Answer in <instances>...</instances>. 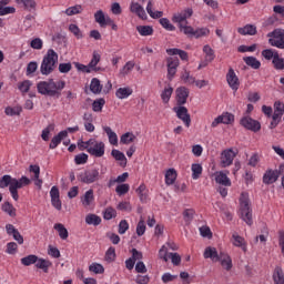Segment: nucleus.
<instances>
[{
  "label": "nucleus",
  "instance_id": "61",
  "mask_svg": "<svg viewBox=\"0 0 284 284\" xmlns=\"http://www.w3.org/2000/svg\"><path fill=\"white\" fill-rule=\"evenodd\" d=\"M179 30L183 32V34H186V37H194L195 29L192 28V26L180 24Z\"/></svg>",
  "mask_w": 284,
  "mask_h": 284
},
{
  "label": "nucleus",
  "instance_id": "12",
  "mask_svg": "<svg viewBox=\"0 0 284 284\" xmlns=\"http://www.w3.org/2000/svg\"><path fill=\"white\" fill-rule=\"evenodd\" d=\"M234 159H236V152L232 149H226L222 151L220 158V165L221 168H230L232 163H234Z\"/></svg>",
  "mask_w": 284,
  "mask_h": 284
},
{
  "label": "nucleus",
  "instance_id": "63",
  "mask_svg": "<svg viewBox=\"0 0 284 284\" xmlns=\"http://www.w3.org/2000/svg\"><path fill=\"white\" fill-rule=\"evenodd\" d=\"M69 31L73 34L77 39H83V32L77 24H69Z\"/></svg>",
  "mask_w": 284,
  "mask_h": 284
},
{
  "label": "nucleus",
  "instance_id": "54",
  "mask_svg": "<svg viewBox=\"0 0 284 284\" xmlns=\"http://www.w3.org/2000/svg\"><path fill=\"white\" fill-rule=\"evenodd\" d=\"M172 92H174V89L172 87H166L162 93H161V99L163 103H170V99H172Z\"/></svg>",
  "mask_w": 284,
  "mask_h": 284
},
{
  "label": "nucleus",
  "instance_id": "10",
  "mask_svg": "<svg viewBox=\"0 0 284 284\" xmlns=\"http://www.w3.org/2000/svg\"><path fill=\"white\" fill-rule=\"evenodd\" d=\"M240 124L245 130H250L251 132H260L261 131V122L252 119L250 115H244L240 120Z\"/></svg>",
  "mask_w": 284,
  "mask_h": 284
},
{
  "label": "nucleus",
  "instance_id": "17",
  "mask_svg": "<svg viewBox=\"0 0 284 284\" xmlns=\"http://www.w3.org/2000/svg\"><path fill=\"white\" fill-rule=\"evenodd\" d=\"M180 65L179 58L171 57L166 59V67H168V80L172 81L174 79V74H176V70Z\"/></svg>",
  "mask_w": 284,
  "mask_h": 284
},
{
  "label": "nucleus",
  "instance_id": "21",
  "mask_svg": "<svg viewBox=\"0 0 284 284\" xmlns=\"http://www.w3.org/2000/svg\"><path fill=\"white\" fill-rule=\"evenodd\" d=\"M204 258H210L213 263H219V258L221 257V253L216 250V247L207 246L203 253Z\"/></svg>",
  "mask_w": 284,
  "mask_h": 284
},
{
  "label": "nucleus",
  "instance_id": "16",
  "mask_svg": "<svg viewBox=\"0 0 284 284\" xmlns=\"http://www.w3.org/2000/svg\"><path fill=\"white\" fill-rule=\"evenodd\" d=\"M223 123L224 125H230L231 123H234V114L225 112L219 115L213 120L211 123V128H219Z\"/></svg>",
  "mask_w": 284,
  "mask_h": 284
},
{
  "label": "nucleus",
  "instance_id": "31",
  "mask_svg": "<svg viewBox=\"0 0 284 284\" xmlns=\"http://www.w3.org/2000/svg\"><path fill=\"white\" fill-rule=\"evenodd\" d=\"M90 90L92 94H101V92H103V84H101V80H99V78H93L91 80Z\"/></svg>",
  "mask_w": 284,
  "mask_h": 284
},
{
  "label": "nucleus",
  "instance_id": "11",
  "mask_svg": "<svg viewBox=\"0 0 284 284\" xmlns=\"http://www.w3.org/2000/svg\"><path fill=\"white\" fill-rule=\"evenodd\" d=\"M173 112H175L178 119L184 123L185 128H190V125H192V118L190 116V112L187 111V108L183 106V104L174 106Z\"/></svg>",
  "mask_w": 284,
  "mask_h": 284
},
{
  "label": "nucleus",
  "instance_id": "4",
  "mask_svg": "<svg viewBox=\"0 0 284 284\" xmlns=\"http://www.w3.org/2000/svg\"><path fill=\"white\" fill-rule=\"evenodd\" d=\"M240 216L242 221H245L246 225H252V209L250 207V194L242 193L240 196Z\"/></svg>",
  "mask_w": 284,
  "mask_h": 284
},
{
  "label": "nucleus",
  "instance_id": "35",
  "mask_svg": "<svg viewBox=\"0 0 284 284\" xmlns=\"http://www.w3.org/2000/svg\"><path fill=\"white\" fill-rule=\"evenodd\" d=\"M153 8H154V2L150 0L146 4V12L149 17H151V19H161V17H163V11H154Z\"/></svg>",
  "mask_w": 284,
  "mask_h": 284
},
{
  "label": "nucleus",
  "instance_id": "13",
  "mask_svg": "<svg viewBox=\"0 0 284 284\" xmlns=\"http://www.w3.org/2000/svg\"><path fill=\"white\" fill-rule=\"evenodd\" d=\"M203 53L205 54L204 60H202L197 67V70H203V68H207L210 63L213 62L215 59L214 49L210 47V44H206L203 47Z\"/></svg>",
  "mask_w": 284,
  "mask_h": 284
},
{
  "label": "nucleus",
  "instance_id": "22",
  "mask_svg": "<svg viewBox=\"0 0 284 284\" xmlns=\"http://www.w3.org/2000/svg\"><path fill=\"white\" fill-rule=\"evenodd\" d=\"M219 262L223 270H226V272H230V270L233 267L232 257L225 252H220Z\"/></svg>",
  "mask_w": 284,
  "mask_h": 284
},
{
  "label": "nucleus",
  "instance_id": "50",
  "mask_svg": "<svg viewBox=\"0 0 284 284\" xmlns=\"http://www.w3.org/2000/svg\"><path fill=\"white\" fill-rule=\"evenodd\" d=\"M30 88H32V81L30 80H24L18 83V90L21 94H28V92H30Z\"/></svg>",
  "mask_w": 284,
  "mask_h": 284
},
{
  "label": "nucleus",
  "instance_id": "2",
  "mask_svg": "<svg viewBox=\"0 0 284 284\" xmlns=\"http://www.w3.org/2000/svg\"><path fill=\"white\" fill-rule=\"evenodd\" d=\"M78 148L81 152L85 150L88 154L95 159H101V156L105 155V143L94 138H91L88 141L78 140Z\"/></svg>",
  "mask_w": 284,
  "mask_h": 284
},
{
  "label": "nucleus",
  "instance_id": "48",
  "mask_svg": "<svg viewBox=\"0 0 284 284\" xmlns=\"http://www.w3.org/2000/svg\"><path fill=\"white\" fill-rule=\"evenodd\" d=\"M166 52L171 57H175L176 54H179L180 59H182V61H187V59H189L187 52H185L184 50H181V49H168Z\"/></svg>",
  "mask_w": 284,
  "mask_h": 284
},
{
  "label": "nucleus",
  "instance_id": "49",
  "mask_svg": "<svg viewBox=\"0 0 284 284\" xmlns=\"http://www.w3.org/2000/svg\"><path fill=\"white\" fill-rule=\"evenodd\" d=\"M174 181H176V170L169 169L165 173V183L166 185H174Z\"/></svg>",
  "mask_w": 284,
  "mask_h": 284
},
{
  "label": "nucleus",
  "instance_id": "42",
  "mask_svg": "<svg viewBox=\"0 0 284 284\" xmlns=\"http://www.w3.org/2000/svg\"><path fill=\"white\" fill-rule=\"evenodd\" d=\"M192 171V179L196 181L197 179H201V175L203 174V165L199 163H194L191 165Z\"/></svg>",
  "mask_w": 284,
  "mask_h": 284
},
{
  "label": "nucleus",
  "instance_id": "6",
  "mask_svg": "<svg viewBox=\"0 0 284 284\" xmlns=\"http://www.w3.org/2000/svg\"><path fill=\"white\" fill-rule=\"evenodd\" d=\"M32 183V180H30L28 176H21L19 180L13 178V186H11V196L13 201H19V190L21 187H26Z\"/></svg>",
  "mask_w": 284,
  "mask_h": 284
},
{
  "label": "nucleus",
  "instance_id": "47",
  "mask_svg": "<svg viewBox=\"0 0 284 284\" xmlns=\"http://www.w3.org/2000/svg\"><path fill=\"white\" fill-rule=\"evenodd\" d=\"M233 245H235V247H242L243 252L247 251V246L245 245V239L236 233L233 234Z\"/></svg>",
  "mask_w": 284,
  "mask_h": 284
},
{
  "label": "nucleus",
  "instance_id": "1",
  "mask_svg": "<svg viewBox=\"0 0 284 284\" xmlns=\"http://www.w3.org/2000/svg\"><path fill=\"white\" fill-rule=\"evenodd\" d=\"M63 88H65V82L63 80L54 81V79H49L37 83V90L39 94H42L43 97L60 98Z\"/></svg>",
  "mask_w": 284,
  "mask_h": 284
},
{
  "label": "nucleus",
  "instance_id": "40",
  "mask_svg": "<svg viewBox=\"0 0 284 284\" xmlns=\"http://www.w3.org/2000/svg\"><path fill=\"white\" fill-rule=\"evenodd\" d=\"M134 141H136V135L132 132H126L120 138V143H122V145H130V143H134Z\"/></svg>",
  "mask_w": 284,
  "mask_h": 284
},
{
  "label": "nucleus",
  "instance_id": "15",
  "mask_svg": "<svg viewBox=\"0 0 284 284\" xmlns=\"http://www.w3.org/2000/svg\"><path fill=\"white\" fill-rule=\"evenodd\" d=\"M226 82L229 83V88L233 90V92H237L239 88H241V81L239 80V75L234 69L230 68L226 73Z\"/></svg>",
  "mask_w": 284,
  "mask_h": 284
},
{
  "label": "nucleus",
  "instance_id": "59",
  "mask_svg": "<svg viewBox=\"0 0 284 284\" xmlns=\"http://www.w3.org/2000/svg\"><path fill=\"white\" fill-rule=\"evenodd\" d=\"M193 37L195 39H201L202 37H210V30L205 27L197 28L195 29Z\"/></svg>",
  "mask_w": 284,
  "mask_h": 284
},
{
  "label": "nucleus",
  "instance_id": "36",
  "mask_svg": "<svg viewBox=\"0 0 284 284\" xmlns=\"http://www.w3.org/2000/svg\"><path fill=\"white\" fill-rule=\"evenodd\" d=\"M132 89L130 87L119 88L115 91L116 99H128L129 97H132Z\"/></svg>",
  "mask_w": 284,
  "mask_h": 284
},
{
  "label": "nucleus",
  "instance_id": "3",
  "mask_svg": "<svg viewBox=\"0 0 284 284\" xmlns=\"http://www.w3.org/2000/svg\"><path fill=\"white\" fill-rule=\"evenodd\" d=\"M57 63H59V54L54 49H49L40 65L41 74H43V77H50V74L54 72Z\"/></svg>",
  "mask_w": 284,
  "mask_h": 284
},
{
  "label": "nucleus",
  "instance_id": "32",
  "mask_svg": "<svg viewBox=\"0 0 284 284\" xmlns=\"http://www.w3.org/2000/svg\"><path fill=\"white\" fill-rule=\"evenodd\" d=\"M14 184V178L11 175H3L0 179V190H6V187H9V192H11V187Z\"/></svg>",
  "mask_w": 284,
  "mask_h": 284
},
{
  "label": "nucleus",
  "instance_id": "25",
  "mask_svg": "<svg viewBox=\"0 0 284 284\" xmlns=\"http://www.w3.org/2000/svg\"><path fill=\"white\" fill-rule=\"evenodd\" d=\"M81 204L83 207H90L91 205H94V191L92 189L87 191L81 197Z\"/></svg>",
  "mask_w": 284,
  "mask_h": 284
},
{
  "label": "nucleus",
  "instance_id": "20",
  "mask_svg": "<svg viewBox=\"0 0 284 284\" xmlns=\"http://www.w3.org/2000/svg\"><path fill=\"white\" fill-rule=\"evenodd\" d=\"M130 11L133 14H136V17H139V19H142L144 21H145V19H148V13H145V9L139 2H131Z\"/></svg>",
  "mask_w": 284,
  "mask_h": 284
},
{
  "label": "nucleus",
  "instance_id": "19",
  "mask_svg": "<svg viewBox=\"0 0 284 284\" xmlns=\"http://www.w3.org/2000/svg\"><path fill=\"white\" fill-rule=\"evenodd\" d=\"M178 105H185L187 103V97H190V90L185 87H180L175 91Z\"/></svg>",
  "mask_w": 284,
  "mask_h": 284
},
{
  "label": "nucleus",
  "instance_id": "14",
  "mask_svg": "<svg viewBox=\"0 0 284 284\" xmlns=\"http://www.w3.org/2000/svg\"><path fill=\"white\" fill-rule=\"evenodd\" d=\"M284 165L280 166L278 170H268L263 175V183L265 185H272V183H276L278 181V176H281V172H283Z\"/></svg>",
  "mask_w": 284,
  "mask_h": 284
},
{
  "label": "nucleus",
  "instance_id": "30",
  "mask_svg": "<svg viewBox=\"0 0 284 284\" xmlns=\"http://www.w3.org/2000/svg\"><path fill=\"white\" fill-rule=\"evenodd\" d=\"M283 114H284V103H282L281 101H276L274 103V113L272 115L273 121L283 119Z\"/></svg>",
  "mask_w": 284,
  "mask_h": 284
},
{
  "label": "nucleus",
  "instance_id": "34",
  "mask_svg": "<svg viewBox=\"0 0 284 284\" xmlns=\"http://www.w3.org/2000/svg\"><path fill=\"white\" fill-rule=\"evenodd\" d=\"M19 6H23L28 12H34L37 10V1L34 0H16Z\"/></svg>",
  "mask_w": 284,
  "mask_h": 284
},
{
  "label": "nucleus",
  "instance_id": "5",
  "mask_svg": "<svg viewBox=\"0 0 284 284\" xmlns=\"http://www.w3.org/2000/svg\"><path fill=\"white\" fill-rule=\"evenodd\" d=\"M268 43L273 48H278L280 50H284V30L275 29L274 31L267 33Z\"/></svg>",
  "mask_w": 284,
  "mask_h": 284
},
{
  "label": "nucleus",
  "instance_id": "46",
  "mask_svg": "<svg viewBox=\"0 0 284 284\" xmlns=\"http://www.w3.org/2000/svg\"><path fill=\"white\" fill-rule=\"evenodd\" d=\"M81 12H83V6H81V4H75L73 7H69L64 11L67 17H74V14H81Z\"/></svg>",
  "mask_w": 284,
  "mask_h": 284
},
{
  "label": "nucleus",
  "instance_id": "29",
  "mask_svg": "<svg viewBox=\"0 0 284 284\" xmlns=\"http://www.w3.org/2000/svg\"><path fill=\"white\" fill-rule=\"evenodd\" d=\"M111 155L113 156V159H115V161L120 162L121 168H125V165H128V158H125V154L116 149H113L111 151Z\"/></svg>",
  "mask_w": 284,
  "mask_h": 284
},
{
  "label": "nucleus",
  "instance_id": "8",
  "mask_svg": "<svg viewBox=\"0 0 284 284\" xmlns=\"http://www.w3.org/2000/svg\"><path fill=\"white\" fill-rule=\"evenodd\" d=\"M99 176H100L99 170L91 169L80 173L79 179L81 183H85L87 185H90L92 183H97V181H99Z\"/></svg>",
  "mask_w": 284,
  "mask_h": 284
},
{
  "label": "nucleus",
  "instance_id": "43",
  "mask_svg": "<svg viewBox=\"0 0 284 284\" xmlns=\"http://www.w3.org/2000/svg\"><path fill=\"white\" fill-rule=\"evenodd\" d=\"M135 192L139 195L141 203H148V187H145V184H141Z\"/></svg>",
  "mask_w": 284,
  "mask_h": 284
},
{
  "label": "nucleus",
  "instance_id": "23",
  "mask_svg": "<svg viewBox=\"0 0 284 284\" xmlns=\"http://www.w3.org/2000/svg\"><path fill=\"white\" fill-rule=\"evenodd\" d=\"M63 139H68V131H60L55 136L51 139L49 144L50 150H57V148L61 145V141H63Z\"/></svg>",
  "mask_w": 284,
  "mask_h": 284
},
{
  "label": "nucleus",
  "instance_id": "44",
  "mask_svg": "<svg viewBox=\"0 0 284 284\" xmlns=\"http://www.w3.org/2000/svg\"><path fill=\"white\" fill-rule=\"evenodd\" d=\"M134 61H128L123 68L120 69V77H128V74H130L132 72V70H134Z\"/></svg>",
  "mask_w": 284,
  "mask_h": 284
},
{
  "label": "nucleus",
  "instance_id": "38",
  "mask_svg": "<svg viewBox=\"0 0 284 284\" xmlns=\"http://www.w3.org/2000/svg\"><path fill=\"white\" fill-rule=\"evenodd\" d=\"M244 63L248 65V68H252L253 70H258L261 68V61L256 59L255 57H245L243 58Z\"/></svg>",
  "mask_w": 284,
  "mask_h": 284
},
{
  "label": "nucleus",
  "instance_id": "57",
  "mask_svg": "<svg viewBox=\"0 0 284 284\" xmlns=\"http://www.w3.org/2000/svg\"><path fill=\"white\" fill-rule=\"evenodd\" d=\"M39 256L37 255H28L26 257L21 258V263L26 266V267H30V265H34L37 264V258Z\"/></svg>",
  "mask_w": 284,
  "mask_h": 284
},
{
  "label": "nucleus",
  "instance_id": "60",
  "mask_svg": "<svg viewBox=\"0 0 284 284\" xmlns=\"http://www.w3.org/2000/svg\"><path fill=\"white\" fill-rule=\"evenodd\" d=\"M272 63L275 68V70H284V59L281 58V55L275 54L274 59L272 60Z\"/></svg>",
  "mask_w": 284,
  "mask_h": 284
},
{
  "label": "nucleus",
  "instance_id": "7",
  "mask_svg": "<svg viewBox=\"0 0 284 284\" xmlns=\"http://www.w3.org/2000/svg\"><path fill=\"white\" fill-rule=\"evenodd\" d=\"M194 10L192 8H185L182 11L175 12L172 17L173 23H178V28L187 24V19L192 18Z\"/></svg>",
  "mask_w": 284,
  "mask_h": 284
},
{
  "label": "nucleus",
  "instance_id": "39",
  "mask_svg": "<svg viewBox=\"0 0 284 284\" xmlns=\"http://www.w3.org/2000/svg\"><path fill=\"white\" fill-rule=\"evenodd\" d=\"M100 61H101V54L97 51H93L92 59L89 62V67L93 72H99V68H97V65H99Z\"/></svg>",
  "mask_w": 284,
  "mask_h": 284
},
{
  "label": "nucleus",
  "instance_id": "56",
  "mask_svg": "<svg viewBox=\"0 0 284 284\" xmlns=\"http://www.w3.org/2000/svg\"><path fill=\"white\" fill-rule=\"evenodd\" d=\"M89 272H92L93 274H103L105 272V267H103L101 264L94 262L90 264Z\"/></svg>",
  "mask_w": 284,
  "mask_h": 284
},
{
  "label": "nucleus",
  "instance_id": "64",
  "mask_svg": "<svg viewBox=\"0 0 284 284\" xmlns=\"http://www.w3.org/2000/svg\"><path fill=\"white\" fill-rule=\"evenodd\" d=\"M181 79L183 80L184 83H189V85H193L195 82V77L190 74V71H184L181 75Z\"/></svg>",
  "mask_w": 284,
  "mask_h": 284
},
{
  "label": "nucleus",
  "instance_id": "28",
  "mask_svg": "<svg viewBox=\"0 0 284 284\" xmlns=\"http://www.w3.org/2000/svg\"><path fill=\"white\" fill-rule=\"evenodd\" d=\"M272 278L274 284H284V272L282 266H275V268L273 270Z\"/></svg>",
  "mask_w": 284,
  "mask_h": 284
},
{
  "label": "nucleus",
  "instance_id": "18",
  "mask_svg": "<svg viewBox=\"0 0 284 284\" xmlns=\"http://www.w3.org/2000/svg\"><path fill=\"white\" fill-rule=\"evenodd\" d=\"M51 205L58 211H61L63 204L61 203V197L59 193V187L52 186L50 190Z\"/></svg>",
  "mask_w": 284,
  "mask_h": 284
},
{
  "label": "nucleus",
  "instance_id": "26",
  "mask_svg": "<svg viewBox=\"0 0 284 284\" xmlns=\"http://www.w3.org/2000/svg\"><path fill=\"white\" fill-rule=\"evenodd\" d=\"M108 19H110V16H106L103 10H98L94 13L95 23H99L100 28H105V26H108Z\"/></svg>",
  "mask_w": 284,
  "mask_h": 284
},
{
  "label": "nucleus",
  "instance_id": "41",
  "mask_svg": "<svg viewBox=\"0 0 284 284\" xmlns=\"http://www.w3.org/2000/svg\"><path fill=\"white\" fill-rule=\"evenodd\" d=\"M53 229L58 231V234L62 241H67L68 236H70L68 229H65V226L61 223L54 224Z\"/></svg>",
  "mask_w": 284,
  "mask_h": 284
},
{
  "label": "nucleus",
  "instance_id": "37",
  "mask_svg": "<svg viewBox=\"0 0 284 284\" xmlns=\"http://www.w3.org/2000/svg\"><path fill=\"white\" fill-rule=\"evenodd\" d=\"M36 267H38V270H42L47 274L48 270L52 267V262L37 257Z\"/></svg>",
  "mask_w": 284,
  "mask_h": 284
},
{
  "label": "nucleus",
  "instance_id": "9",
  "mask_svg": "<svg viewBox=\"0 0 284 284\" xmlns=\"http://www.w3.org/2000/svg\"><path fill=\"white\" fill-rule=\"evenodd\" d=\"M159 257L165 263L171 260L174 265H181V255L179 253H168V247L163 245L159 251Z\"/></svg>",
  "mask_w": 284,
  "mask_h": 284
},
{
  "label": "nucleus",
  "instance_id": "27",
  "mask_svg": "<svg viewBox=\"0 0 284 284\" xmlns=\"http://www.w3.org/2000/svg\"><path fill=\"white\" fill-rule=\"evenodd\" d=\"M102 130L105 132L110 145H119V135H116V132L112 131V128L103 126Z\"/></svg>",
  "mask_w": 284,
  "mask_h": 284
},
{
  "label": "nucleus",
  "instance_id": "52",
  "mask_svg": "<svg viewBox=\"0 0 284 284\" xmlns=\"http://www.w3.org/2000/svg\"><path fill=\"white\" fill-rule=\"evenodd\" d=\"M104 221H112V219H116V210L112 206H108L103 212Z\"/></svg>",
  "mask_w": 284,
  "mask_h": 284
},
{
  "label": "nucleus",
  "instance_id": "62",
  "mask_svg": "<svg viewBox=\"0 0 284 284\" xmlns=\"http://www.w3.org/2000/svg\"><path fill=\"white\" fill-rule=\"evenodd\" d=\"M2 210L9 214V216H17V209H14V206L10 203V202H6L2 205Z\"/></svg>",
  "mask_w": 284,
  "mask_h": 284
},
{
  "label": "nucleus",
  "instance_id": "45",
  "mask_svg": "<svg viewBox=\"0 0 284 284\" xmlns=\"http://www.w3.org/2000/svg\"><path fill=\"white\" fill-rule=\"evenodd\" d=\"M85 223L87 225H101V216L90 213L85 216Z\"/></svg>",
  "mask_w": 284,
  "mask_h": 284
},
{
  "label": "nucleus",
  "instance_id": "51",
  "mask_svg": "<svg viewBox=\"0 0 284 284\" xmlns=\"http://www.w3.org/2000/svg\"><path fill=\"white\" fill-rule=\"evenodd\" d=\"M136 30L141 37H151V34L154 32V29H152L150 26H138Z\"/></svg>",
  "mask_w": 284,
  "mask_h": 284
},
{
  "label": "nucleus",
  "instance_id": "55",
  "mask_svg": "<svg viewBox=\"0 0 284 284\" xmlns=\"http://www.w3.org/2000/svg\"><path fill=\"white\" fill-rule=\"evenodd\" d=\"M160 24L162 28H164V30H168V32H174V30H176V27H174V24H172L168 18H161Z\"/></svg>",
  "mask_w": 284,
  "mask_h": 284
},
{
  "label": "nucleus",
  "instance_id": "33",
  "mask_svg": "<svg viewBox=\"0 0 284 284\" xmlns=\"http://www.w3.org/2000/svg\"><path fill=\"white\" fill-rule=\"evenodd\" d=\"M239 34H242L243 37L245 36H250V37H254V34H256V26L253 24H246L242 28L237 29Z\"/></svg>",
  "mask_w": 284,
  "mask_h": 284
},
{
  "label": "nucleus",
  "instance_id": "53",
  "mask_svg": "<svg viewBox=\"0 0 284 284\" xmlns=\"http://www.w3.org/2000/svg\"><path fill=\"white\" fill-rule=\"evenodd\" d=\"M104 105H105V99L99 98L93 101L92 110H93V112H102Z\"/></svg>",
  "mask_w": 284,
  "mask_h": 284
},
{
  "label": "nucleus",
  "instance_id": "24",
  "mask_svg": "<svg viewBox=\"0 0 284 284\" xmlns=\"http://www.w3.org/2000/svg\"><path fill=\"white\" fill-rule=\"evenodd\" d=\"M215 182L219 183V185H224V187L232 186V180L227 178V174H225L223 171L216 172L214 174Z\"/></svg>",
  "mask_w": 284,
  "mask_h": 284
},
{
  "label": "nucleus",
  "instance_id": "58",
  "mask_svg": "<svg viewBox=\"0 0 284 284\" xmlns=\"http://www.w3.org/2000/svg\"><path fill=\"white\" fill-rule=\"evenodd\" d=\"M115 192H116L118 196H124V194H128V192H130V184H128V183L119 184L115 187Z\"/></svg>",
  "mask_w": 284,
  "mask_h": 284
}]
</instances>
